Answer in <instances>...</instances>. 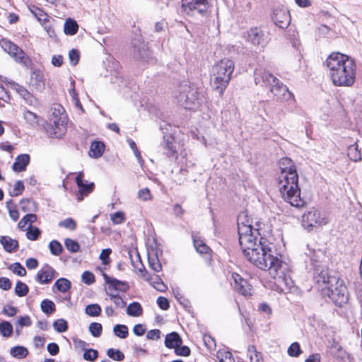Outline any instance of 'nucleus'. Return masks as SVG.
<instances>
[{"label":"nucleus","mask_w":362,"mask_h":362,"mask_svg":"<svg viewBox=\"0 0 362 362\" xmlns=\"http://www.w3.org/2000/svg\"><path fill=\"white\" fill-rule=\"evenodd\" d=\"M0 45L9 55L15 57L17 62L25 64H26L28 57H26L25 53L13 42L7 39H2L0 41Z\"/></svg>","instance_id":"obj_10"},{"label":"nucleus","mask_w":362,"mask_h":362,"mask_svg":"<svg viewBox=\"0 0 362 362\" xmlns=\"http://www.w3.org/2000/svg\"><path fill=\"white\" fill-rule=\"evenodd\" d=\"M143 309L141 304L138 302H133L129 305L127 309V313L129 316L139 317L142 314Z\"/></svg>","instance_id":"obj_32"},{"label":"nucleus","mask_w":362,"mask_h":362,"mask_svg":"<svg viewBox=\"0 0 362 362\" xmlns=\"http://www.w3.org/2000/svg\"><path fill=\"white\" fill-rule=\"evenodd\" d=\"M322 293L338 307H342L349 300L347 288L339 277L337 284L323 287Z\"/></svg>","instance_id":"obj_7"},{"label":"nucleus","mask_w":362,"mask_h":362,"mask_svg":"<svg viewBox=\"0 0 362 362\" xmlns=\"http://www.w3.org/2000/svg\"><path fill=\"white\" fill-rule=\"evenodd\" d=\"M53 327L54 330L59 333H63L68 329V322L64 319H58L53 322Z\"/></svg>","instance_id":"obj_41"},{"label":"nucleus","mask_w":362,"mask_h":362,"mask_svg":"<svg viewBox=\"0 0 362 362\" xmlns=\"http://www.w3.org/2000/svg\"><path fill=\"white\" fill-rule=\"evenodd\" d=\"M247 40L254 45H263L266 43L264 33L259 27L251 28L247 31Z\"/></svg>","instance_id":"obj_16"},{"label":"nucleus","mask_w":362,"mask_h":362,"mask_svg":"<svg viewBox=\"0 0 362 362\" xmlns=\"http://www.w3.org/2000/svg\"><path fill=\"white\" fill-rule=\"evenodd\" d=\"M109 358L114 361H122L124 359V354L119 349L110 348L107 351Z\"/></svg>","instance_id":"obj_45"},{"label":"nucleus","mask_w":362,"mask_h":362,"mask_svg":"<svg viewBox=\"0 0 362 362\" xmlns=\"http://www.w3.org/2000/svg\"><path fill=\"white\" fill-rule=\"evenodd\" d=\"M234 62L229 59H221L214 67V78L211 80V86L220 95L223 94L234 71Z\"/></svg>","instance_id":"obj_5"},{"label":"nucleus","mask_w":362,"mask_h":362,"mask_svg":"<svg viewBox=\"0 0 362 362\" xmlns=\"http://www.w3.org/2000/svg\"><path fill=\"white\" fill-rule=\"evenodd\" d=\"M270 90L277 99L284 98L286 93L289 96H293L287 86L279 79H276V81L270 86Z\"/></svg>","instance_id":"obj_19"},{"label":"nucleus","mask_w":362,"mask_h":362,"mask_svg":"<svg viewBox=\"0 0 362 362\" xmlns=\"http://www.w3.org/2000/svg\"><path fill=\"white\" fill-rule=\"evenodd\" d=\"M78 30L77 22L71 18L66 20L64 25V31L66 35H74Z\"/></svg>","instance_id":"obj_29"},{"label":"nucleus","mask_w":362,"mask_h":362,"mask_svg":"<svg viewBox=\"0 0 362 362\" xmlns=\"http://www.w3.org/2000/svg\"><path fill=\"white\" fill-rule=\"evenodd\" d=\"M324 65L336 86L351 87L356 81V64L353 58L340 52L331 53Z\"/></svg>","instance_id":"obj_2"},{"label":"nucleus","mask_w":362,"mask_h":362,"mask_svg":"<svg viewBox=\"0 0 362 362\" xmlns=\"http://www.w3.org/2000/svg\"><path fill=\"white\" fill-rule=\"evenodd\" d=\"M13 332V326L8 321L0 322V333L4 337H9Z\"/></svg>","instance_id":"obj_42"},{"label":"nucleus","mask_w":362,"mask_h":362,"mask_svg":"<svg viewBox=\"0 0 362 362\" xmlns=\"http://www.w3.org/2000/svg\"><path fill=\"white\" fill-rule=\"evenodd\" d=\"M98 356V351L97 350L89 349L83 353V358L91 362L94 361Z\"/></svg>","instance_id":"obj_55"},{"label":"nucleus","mask_w":362,"mask_h":362,"mask_svg":"<svg viewBox=\"0 0 362 362\" xmlns=\"http://www.w3.org/2000/svg\"><path fill=\"white\" fill-rule=\"evenodd\" d=\"M30 86L33 89L42 91L45 88V82L42 72L39 69H35L31 73Z\"/></svg>","instance_id":"obj_17"},{"label":"nucleus","mask_w":362,"mask_h":362,"mask_svg":"<svg viewBox=\"0 0 362 362\" xmlns=\"http://www.w3.org/2000/svg\"><path fill=\"white\" fill-rule=\"evenodd\" d=\"M257 241L255 233L239 238L244 256L257 267L269 271L274 279L288 285L291 281L288 265L272 255L271 244L266 238L261 237L258 243Z\"/></svg>","instance_id":"obj_1"},{"label":"nucleus","mask_w":362,"mask_h":362,"mask_svg":"<svg viewBox=\"0 0 362 362\" xmlns=\"http://www.w3.org/2000/svg\"><path fill=\"white\" fill-rule=\"evenodd\" d=\"M347 156L351 160L354 162H358L361 160V151L358 149V146L356 142L348 147Z\"/></svg>","instance_id":"obj_28"},{"label":"nucleus","mask_w":362,"mask_h":362,"mask_svg":"<svg viewBox=\"0 0 362 362\" xmlns=\"http://www.w3.org/2000/svg\"><path fill=\"white\" fill-rule=\"evenodd\" d=\"M81 281L87 285H90L95 282V276L90 272L85 271L81 275Z\"/></svg>","instance_id":"obj_56"},{"label":"nucleus","mask_w":362,"mask_h":362,"mask_svg":"<svg viewBox=\"0 0 362 362\" xmlns=\"http://www.w3.org/2000/svg\"><path fill=\"white\" fill-rule=\"evenodd\" d=\"M54 273H55V270L49 264H45L44 267L38 271L36 280L42 284H48L52 280Z\"/></svg>","instance_id":"obj_18"},{"label":"nucleus","mask_w":362,"mask_h":362,"mask_svg":"<svg viewBox=\"0 0 362 362\" xmlns=\"http://www.w3.org/2000/svg\"><path fill=\"white\" fill-rule=\"evenodd\" d=\"M69 58L71 62V64L73 66H76L80 59V54L77 49H72L69 52Z\"/></svg>","instance_id":"obj_57"},{"label":"nucleus","mask_w":362,"mask_h":362,"mask_svg":"<svg viewBox=\"0 0 362 362\" xmlns=\"http://www.w3.org/2000/svg\"><path fill=\"white\" fill-rule=\"evenodd\" d=\"M41 234V230L37 227L30 226L26 233L27 238L30 240H36Z\"/></svg>","instance_id":"obj_51"},{"label":"nucleus","mask_w":362,"mask_h":362,"mask_svg":"<svg viewBox=\"0 0 362 362\" xmlns=\"http://www.w3.org/2000/svg\"><path fill=\"white\" fill-rule=\"evenodd\" d=\"M30 158L28 154L18 155L13 164L12 168L15 172H23L30 163Z\"/></svg>","instance_id":"obj_22"},{"label":"nucleus","mask_w":362,"mask_h":362,"mask_svg":"<svg viewBox=\"0 0 362 362\" xmlns=\"http://www.w3.org/2000/svg\"><path fill=\"white\" fill-rule=\"evenodd\" d=\"M64 245L66 248L71 252H77L80 249L78 243L71 238H66L64 240Z\"/></svg>","instance_id":"obj_48"},{"label":"nucleus","mask_w":362,"mask_h":362,"mask_svg":"<svg viewBox=\"0 0 362 362\" xmlns=\"http://www.w3.org/2000/svg\"><path fill=\"white\" fill-rule=\"evenodd\" d=\"M164 142L163 144V148L164 150V153L167 157L171 158L174 156H177V152L176 149V146L175 145V138L171 136H163Z\"/></svg>","instance_id":"obj_20"},{"label":"nucleus","mask_w":362,"mask_h":362,"mask_svg":"<svg viewBox=\"0 0 362 362\" xmlns=\"http://www.w3.org/2000/svg\"><path fill=\"white\" fill-rule=\"evenodd\" d=\"M85 313L91 317H97L101 313V308L98 304H90L85 308Z\"/></svg>","instance_id":"obj_44"},{"label":"nucleus","mask_w":362,"mask_h":362,"mask_svg":"<svg viewBox=\"0 0 362 362\" xmlns=\"http://www.w3.org/2000/svg\"><path fill=\"white\" fill-rule=\"evenodd\" d=\"M281 173L279 176V187L283 199L296 208L303 207L306 202L300 197L298 176L295 165L288 158L280 161Z\"/></svg>","instance_id":"obj_3"},{"label":"nucleus","mask_w":362,"mask_h":362,"mask_svg":"<svg viewBox=\"0 0 362 362\" xmlns=\"http://www.w3.org/2000/svg\"><path fill=\"white\" fill-rule=\"evenodd\" d=\"M110 299L114 302L117 308H122L126 305L124 300L117 294H109Z\"/></svg>","instance_id":"obj_64"},{"label":"nucleus","mask_w":362,"mask_h":362,"mask_svg":"<svg viewBox=\"0 0 362 362\" xmlns=\"http://www.w3.org/2000/svg\"><path fill=\"white\" fill-rule=\"evenodd\" d=\"M192 238L193 240L194 248L196 249L197 252L202 255H206L209 253V252L211 251L210 247L208 245H206V244L202 239H201L198 234L193 232L192 233Z\"/></svg>","instance_id":"obj_23"},{"label":"nucleus","mask_w":362,"mask_h":362,"mask_svg":"<svg viewBox=\"0 0 362 362\" xmlns=\"http://www.w3.org/2000/svg\"><path fill=\"white\" fill-rule=\"evenodd\" d=\"M148 262L150 268L153 269L155 272H159L161 271L162 266L158 257L157 253L151 254L148 252Z\"/></svg>","instance_id":"obj_30"},{"label":"nucleus","mask_w":362,"mask_h":362,"mask_svg":"<svg viewBox=\"0 0 362 362\" xmlns=\"http://www.w3.org/2000/svg\"><path fill=\"white\" fill-rule=\"evenodd\" d=\"M182 344V339L177 332H173L166 335L165 345L168 349H175Z\"/></svg>","instance_id":"obj_24"},{"label":"nucleus","mask_w":362,"mask_h":362,"mask_svg":"<svg viewBox=\"0 0 362 362\" xmlns=\"http://www.w3.org/2000/svg\"><path fill=\"white\" fill-rule=\"evenodd\" d=\"M112 252V250L110 248L103 249L100 255V259L103 264H109L110 262V255Z\"/></svg>","instance_id":"obj_59"},{"label":"nucleus","mask_w":362,"mask_h":362,"mask_svg":"<svg viewBox=\"0 0 362 362\" xmlns=\"http://www.w3.org/2000/svg\"><path fill=\"white\" fill-rule=\"evenodd\" d=\"M58 226L71 230L76 228V223L72 218H67L59 222Z\"/></svg>","instance_id":"obj_52"},{"label":"nucleus","mask_w":362,"mask_h":362,"mask_svg":"<svg viewBox=\"0 0 362 362\" xmlns=\"http://www.w3.org/2000/svg\"><path fill=\"white\" fill-rule=\"evenodd\" d=\"M23 117L25 121L31 126H35L38 124V116L30 110L24 111Z\"/></svg>","instance_id":"obj_43"},{"label":"nucleus","mask_w":362,"mask_h":362,"mask_svg":"<svg viewBox=\"0 0 362 362\" xmlns=\"http://www.w3.org/2000/svg\"><path fill=\"white\" fill-rule=\"evenodd\" d=\"M234 277L235 280V290L243 296H247L249 293V285L246 280L243 279L240 275L235 274Z\"/></svg>","instance_id":"obj_25"},{"label":"nucleus","mask_w":362,"mask_h":362,"mask_svg":"<svg viewBox=\"0 0 362 362\" xmlns=\"http://www.w3.org/2000/svg\"><path fill=\"white\" fill-rule=\"evenodd\" d=\"M322 223H324V218L321 216L320 212L315 208L310 209L302 216V225L308 230Z\"/></svg>","instance_id":"obj_11"},{"label":"nucleus","mask_w":362,"mask_h":362,"mask_svg":"<svg viewBox=\"0 0 362 362\" xmlns=\"http://www.w3.org/2000/svg\"><path fill=\"white\" fill-rule=\"evenodd\" d=\"M6 83L11 86V88L16 90L25 100H30L33 95L31 93L23 86L14 82L13 81H6Z\"/></svg>","instance_id":"obj_26"},{"label":"nucleus","mask_w":362,"mask_h":362,"mask_svg":"<svg viewBox=\"0 0 362 362\" xmlns=\"http://www.w3.org/2000/svg\"><path fill=\"white\" fill-rule=\"evenodd\" d=\"M310 261L314 269L313 279L318 286L325 285L326 286L338 283V276L335 275L331 276L327 269L320 265L318 262L313 257H311Z\"/></svg>","instance_id":"obj_8"},{"label":"nucleus","mask_w":362,"mask_h":362,"mask_svg":"<svg viewBox=\"0 0 362 362\" xmlns=\"http://www.w3.org/2000/svg\"><path fill=\"white\" fill-rule=\"evenodd\" d=\"M20 205L21 210L24 212L35 211L37 207L35 202L28 199H23Z\"/></svg>","instance_id":"obj_40"},{"label":"nucleus","mask_w":362,"mask_h":362,"mask_svg":"<svg viewBox=\"0 0 362 362\" xmlns=\"http://www.w3.org/2000/svg\"><path fill=\"white\" fill-rule=\"evenodd\" d=\"M207 0H182V8L188 16H204L208 9Z\"/></svg>","instance_id":"obj_9"},{"label":"nucleus","mask_w":362,"mask_h":362,"mask_svg":"<svg viewBox=\"0 0 362 362\" xmlns=\"http://www.w3.org/2000/svg\"><path fill=\"white\" fill-rule=\"evenodd\" d=\"M125 220L124 214L122 211H117L111 215V221L115 224H120Z\"/></svg>","instance_id":"obj_63"},{"label":"nucleus","mask_w":362,"mask_h":362,"mask_svg":"<svg viewBox=\"0 0 362 362\" xmlns=\"http://www.w3.org/2000/svg\"><path fill=\"white\" fill-rule=\"evenodd\" d=\"M49 122L45 127L46 132L50 137L62 138L66 132L67 117L60 109H54L49 117Z\"/></svg>","instance_id":"obj_6"},{"label":"nucleus","mask_w":362,"mask_h":362,"mask_svg":"<svg viewBox=\"0 0 362 362\" xmlns=\"http://www.w3.org/2000/svg\"><path fill=\"white\" fill-rule=\"evenodd\" d=\"M109 288L125 292L129 289V286L127 282L122 281L117 279L112 278V281L109 284Z\"/></svg>","instance_id":"obj_34"},{"label":"nucleus","mask_w":362,"mask_h":362,"mask_svg":"<svg viewBox=\"0 0 362 362\" xmlns=\"http://www.w3.org/2000/svg\"><path fill=\"white\" fill-rule=\"evenodd\" d=\"M42 311L46 315H49L56 310L54 303L49 299L43 300L40 303Z\"/></svg>","instance_id":"obj_35"},{"label":"nucleus","mask_w":362,"mask_h":362,"mask_svg":"<svg viewBox=\"0 0 362 362\" xmlns=\"http://www.w3.org/2000/svg\"><path fill=\"white\" fill-rule=\"evenodd\" d=\"M301 352L300 344L298 342L292 343L288 349V354L291 356L298 357Z\"/></svg>","instance_id":"obj_54"},{"label":"nucleus","mask_w":362,"mask_h":362,"mask_svg":"<svg viewBox=\"0 0 362 362\" xmlns=\"http://www.w3.org/2000/svg\"><path fill=\"white\" fill-rule=\"evenodd\" d=\"M16 324L20 328H22L23 327H30L32 325V321L28 315L20 316Z\"/></svg>","instance_id":"obj_61"},{"label":"nucleus","mask_w":362,"mask_h":362,"mask_svg":"<svg viewBox=\"0 0 362 362\" xmlns=\"http://www.w3.org/2000/svg\"><path fill=\"white\" fill-rule=\"evenodd\" d=\"M105 149V144L102 141H93L90 144L89 156L91 158H100Z\"/></svg>","instance_id":"obj_27"},{"label":"nucleus","mask_w":362,"mask_h":362,"mask_svg":"<svg viewBox=\"0 0 362 362\" xmlns=\"http://www.w3.org/2000/svg\"><path fill=\"white\" fill-rule=\"evenodd\" d=\"M49 249L52 255H59L63 251L62 245L58 240H52L49 244Z\"/></svg>","instance_id":"obj_46"},{"label":"nucleus","mask_w":362,"mask_h":362,"mask_svg":"<svg viewBox=\"0 0 362 362\" xmlns=\"http://www.w3.org/2000/svg\"><path fill=\"white\" fill-rule=\"evenodd\" d=\"M239 238L243 235H250V233H258L257 229H253L252 225H240L238 227Z\"/></svg>","instance_id":"obj_49"},{"label":"nucleus","mask_w":362,"mask_h":362,"mask_svg":"<svg viewBox=\"0 0 362 362\" xmlns=\"http://www.w3.org/2000/svg\"><path fill=\"white\" fill-rule=\"evenodd\" d=\"M113 332L117 337L126 339L129 334V329L127 326L117 324L114 326Z\"/></svg>","instance_id":"obj_37"},{"label":"nucleus","mask_w":362,"mask_h":362,"mask_svg":"<svg viewBox=\"0 0 362 362\" xmlns=\"http://www.w3.org/2000/svg\"><path fill=\"white\" fill-rule=\"evenodd\" d=\"M11 267H13V272L18 276H23L26 274V270L21 263L15 262L10 267V269H11Z\"/></svg>","instance_id":"obj_60"},{"label":"nucleus","mask_w":362,"mask_h":362,"mask_svg":"<svg viewBox=\"0 0 362 362\" xmlns=\"http://www.w3.org/2000/svg\"><path fill=\"white\" fill-rule=\"evenodd\" d=\"M83 173L80 172L76 177L75 181L77 187L79 189V195L77 197V199L80 202L83 199L84 196H87L91 192L93 191L95 187V184L93 182L87 183V182L83 180Z\"/></svg>","instance_id":"obj_14"},{"label":"nucleus","mask_w":362,"mask_h":362,"mask_svg":"<svg viewBox=\"0 0 362 362\" xmlns=\"http://www.w3.org/2000/svg\"><path fill=\"white\" fill-rule=\"evenodd\" d=\"M88 329L93 337H99L102 334L103 326L98 322H91Z\"/></svg>","instance_id":"obj_47"},{"label":"nucleus","mask_w":362,"mask_h":362,"mask_svg":"<svg viewBox=\"0 0 362 362\" xmlns=\"http://www.w3.org/2000/svg\"><path fill=\"white\" fill-rule=\"evenodd\" d=\"M36 220L37 216L35 214H28L21 218L18 224V226L21 230H23L28 223L32 224L33 223L35 222Z\"/></svg>","instance_id":"obj_39"},{"label":"nucleus","mask_w":362,"mask_h":362,"mask_svg":"<svg viewBox=\"0 0 362 362\" xmlns=\"http://www.w3.org/2000/svg\"><path fill=\"white\" fill-rule=\"evenodd\" d=\"M113 68L115 69L113 73H112V70H110V73L112 76H114L115 78H112V83H119L122 81V75L119 72L120 65L119 62L114 60L112 62Z\"/></svg>","instance_id":"obj_50"},{"label":"nucleus","mask_w":362,"mask_h":362,"mask_svg":"<svg viewBox=\"0 0 362 362\" xmlns=\"http://www.w3.org/2000/svg\"><path fill=\"white\" fill-rule=\"evenodd\" d=\"M288 35L290 36L289 40H290V42L293 46V47H294L296 49V51L298 52V56L300 57H301L300 50V42L299 39L296 36V35L295 31H293V34H292L293 37H291V34H288Z\"/></svg>","instance_id":"obj_58"},{"label":"nucleus","mask_w":362,"mask_h":362,"mask_svg":"<svg viewBox=\"0 0 362 362\" xmlns=\"http://www.w3.org/2000/svg\"><path fill=\"white\" fill-rule=\"evenodd\" d=\"M71 286V281L66 278H60L54 283V286H56L57 289L62 293H66L70 289Z\"/></svg>","instance_id":"obj_36"},{"label":"nucleus","mask_w":362,"mask_h":362,"mask_svg":"<svg viewBox=\"0 0 362 362\" xmlns=\"http://www.w3.org/2000/svg\"><path fill=\"white\" fill-rule=\"evenodd\" d=\"M10 354L12 356L15 358L22 359L25 358L28 355V351L24 346H16L11 349Z\"/></svg>","instance_id":"obj_33"},{"label":"nucleus","mask_w":362,"mask_h":362,"mask_svg":"<svg viewBox=\"0 0 362 362\" xmlns=\"http://www.w3.org/2000/svg\"><path fill=\"white\" fill-rule=\"evenodd\" d=\"M0 243L3 246L4 250L9 253L16 251L19 247L17 240L12 239L6 235H0Z\"/></svg>","instance_id":"obj_21"},{"label":"nucleus","mask_w":362,"mask_h":362,"mask_svg":"<svg viewBox=\"0 0 362 362\" xmlns=\"http://www.w3.org/2000/svg\"><path fill=\"white\" fill-rule=\"evenodd\" d=\"M128 255L131 260L132 267L134 269H137L139 270V268L141 267V264H143V263L141 262V257L137 250H129Z\"/></svg>","instance_id":"obj_31"},{"label":"nucleus","mask_w":362,"mask_h":362,"mask_svg":"<svg viewBox=\"0 0 362 362\" xmlns=\"http://www.w3.org/2000/svg\"><path fill=\"white\" fill-rule=\"evenodd\" d=\"M175 352L177 356H189L191 354V350L187 346H180L175 349Z\"/></svg>","instance_id":"obj_62"},{"label":"nucleus","mask_w":362,"mask_h":362,"mask_svg":"<svg viewBox=\"0 0 362 362\" xmlns=\"http://www.w3.org/2000/svg\"><path fill=\"white\" fill-rule=\"evenodd\" d=\"M177 102L185 109L196 110L206 100L204 88L197 87L188 81L182 82L178 88Z\"/></svg>","instance_id":"obj_4"},{"label":"nucleus","mask_w":362,"mask_h":362,"mask_svg":"<svg viewBox=\"0 0 362 362\" xmlns=\"http://www.w3.org/2000/svg\"><path fill=\"white\" fill-rule=\"evenodd\" d=\"M25 187L23 181L18 180L16 182L14 185V188L12 191L9 192V195L11 197H18L22 194L24 191Z\"/></svg>","instance_id":"obj_53"},{"label":"nucleus","mask_w":362,"mask_h":362,"mask_svg":"<svg viewBox=\"0 0 362 362\" xmlns=\"http://www.w3.org/2000/svg\"><path fill=\"white\" fill-rule=\"evenodd\" d=\"M274 23L282 29L286 28L291 22V16L288 11L284 9H276L274 11L272 16Z\"/></svg>","instance_id":"obj_15"},{"label":"nucleus","mask_w":362,"mask_h":362,"mask_svg":"<svg viewBox=\"0 0 362 362\" xmlns=\"http://www.w3.org/2000/svg\"><path fill=\"white\" fill-rule=\"evenodd\" d=\"M132 53L136 59H145L148 57V49L140 36L132 40Z\"/></svg>","instance_id":"obj_12"},{"label":"nucleus","mask_w":362,"mask_h":362,"mask_svg":"<svg viewBox=\"0 0 362 362\" xmlns=\"http://www.w3.org/2000/svg\"><path fill=\"white\" fill-rule=\"evenodd\" d=\"M14 291L16 295L18 297H24L28 293L29 288L26 284L21 281H18L16 284Z\"/></svg>","instance_id":"obj_38"},{"label":"nucleus","mask_w":362,"mask_h":362,"mask_svg":"<svg viewBox=\"0 0 362 362\" xmlns=\"http://www.w3.org/2000/svg\"><path fill=\"white\" fill-rule=\"evenodd\" d=\"M255 83L261 86H271L276 79L272 74L266 70L256 69L254 73Z\"/></svg>","instance_id":"obj_13"}]
</instances>
